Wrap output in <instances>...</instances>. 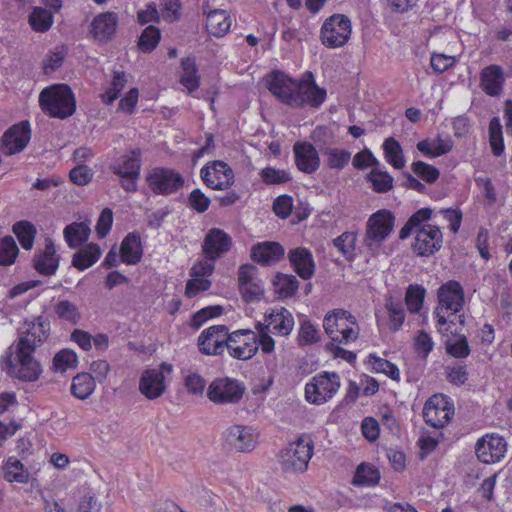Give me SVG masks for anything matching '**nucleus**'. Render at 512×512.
I'll return each mask as SVG.
<instances>
[{"label": "nucleus", "instance_id": "f257e3e1", "mask_svg": "<svg viewBox=\"0 0 512 512\" xmlns=\"http://www.w3.org/2000/svg\"><path fill=\"white\" fill-rule=\"evenodd\" d=\"M269 92L283 104L293 108L306 105L319 107L326 99V91L317 86L313 73L306 71L301 80H294L282 71L274 70L265 77Z\"/></svg>", "mask_w": 512, "mask_h": 512}, {"label": "nucleus", "instance_id": "f03ea898", "mask_svg": "<svg viewBox=\"0 0 512 512\" xmlns=\"http://www.w3.org/2000/svg\"><path fill=\"white\" fill-rule=\"evenodd\" d=\"M39 104L45 114L59 119L70 117L76 110L74 94L66 84L44 88L39 95Z\"/></svg>", "mask_w": 512, "mask_h": 512}, {"label": "nucleus", "instance_id": "7ed1b4c3", "mask_svg": "<svg viewBox=\"0 0 512 512\" xmlns=\"http://www.w3.org/2000/svg\"><path fill=\"white\" fill-rule=\"evenodd\" d=\"M323 327L332 342L348 344L358 338L359 328L356 318L348 311L335 309L326 314Z\"/></svg>", "mask_w": 512, "mask_h": 512}, {"label": "nucleus", "instance_id": "20e7f679", "mask_svg": "<svg viewBox=\"0 0 512 512\" xmlns=\"http://www.w3.org/2000/svg\"><path fill=\"white\" fill-rule=\"evenodd\" d=\"M438 306L434 314L437 318L438 330L440 333L448 332V328L444 329L448 321L446 313L454 315L460 312L464 305V290L462 285L455 280H450L440 286L438 289Z\"/></svg>", "mask_w": 512, "mask_h": 512}, {"label": "nucleus", "instance_id": "39448f33", "mask_svg": "<svg viewBox=\"0 0 512 512\" xmlns=\"http://www.w3.org/2000/svg\"><path fill=\"white\" fill-rule=\"evenodd\" d=\"M312 455V441L299 437L280 452L279 462L286 473H302L306 471Z\"/></svg>", "mask_w": 512, "mask_h": 512}, {"label": "nucleus", "instance_id": "423d86ee", "mask_svg": "<svg viewBox=\"0 0 512 512\" xmlns=\"http://www.w3.org/2000/svg\"><path fill=\"white\" fill-rule=\"evenodd\" d=\"M340 385V376L336 372H321L305 385V398L311 404H324L333 398Z\"/></svg>", "mask_w": 512, "mask_h": 512}, {"label": "nucleus", "instance_id": "0eeeda50", "mask_svg": "<svg viewBox=\"0 0 512 512\" xmlns=\"http://www.w3.org/2000/svg\"><path fill=\"white\" fill-rule=\"evenodd\" d=\"M13 357L8 361L9 372H12L20 380L34 382L39 379L42 373L40 363L33 357L34 349L15 344Z\"/></svg>", "mask_w": 512, "mask_h": 512}, {"label": "nucleus", "instance_id": "6e6552de", "mask_svg": "<svg viewBox=\"0 0 512 512\" xmlns=\"http://www.w3.org/2000/svg\"><path fill=\"white\" fill-rule=\"evenodd\" d=\"M246 391L243 382L230 377L215 378L207 388V397L214 404H236Z\"/></svg>", "mask_w": 512, "mask_h": 512}, {"label": "nucleus", "instance_id": "1a4fd4ad", "mask_svg": "<svg viewBox=\"0 0 512 512\" xmlns=\"http://www.w3.org/2000/svg\"><path fill=\"white\" fill-rule=\"evenodd\" d=\"M351 36V21L343 14H334L327 18L320 30L322 44L328 48L344 46Z\"/></svg>", "mask_w": 512, "mask_h": 512}, {"label": "nucleus", "instance_id": "9d476101", "mask_svg": "<svg viewBox=\"0 0 512 512\" xmlns=\"http://www.w3.org/2000/svg\"><path fill=\"white\" fill-rule=\"evenodd\" d=\"M394 215L388 210H379L372 214L366 225L365 245L374 251L390 235L394 226Z\"/></svg>", "mask_w": 512, "mask_h": 512}, {"label": "nucleus", "instance_id": "9b49d317", "mask_svg": "<svg viewBox=\"0 0 512 512\" xmlns=\"http://www.w3.org/2000/svg\"><path fill=\"white\" fill-rule=\"evenodd\" d=\"M145 179L150 190L156 195H171L184 185V178L179 172L164 167L152 168Z\"/></svg>", "mask_w": 512, "mask_h": 512}, {"label": "nucleus", "instance_id": "f8f14e48", "mask_svg": "<svg viewBox=\"0 0 512 512\" xmlns=\"http://www.w3.org/2000/svg\"><path fill=\"white\" fill-rule=\"evenodd\" d=\"M454 414V407L449 398L443 394L431 396L424 405L423 418L433 428L444 427Z\"/></svg>", "mask_w": 512, "mask_h": 512}, {"label": "nucleus", "instance_id": "ddd939ff", "mask_svg": "<svg viewBox=\"0 0 512 512\" xmlns=\"http://www.w3.org/2000/svg\"><path fill=\"white\" fill-rule=\"evenodd\" d=\"M227 351L231 357L238 360H249L258 351L257 333L249 329H240L230 333Z\"/></svg>", "mask_w": 512, "mask_h": 512}, {"label": "nucleus", "instance_id": "4468645a", "mask_svg": "<svg viewBox=\"0 0 512 512\" xmlns=\"http://www.w3.org/2000/svg\"><path fill=\"white\" fill-rule=\"evenodd\" d=\"M238 284L245 302H258L264 295L262 280L258 277V268L253 264H243L238 269Z\"/></svg>", "mask_w": 512, "mask_h": 512}, {"label": "nucleus", "instance_id": "2eb2a0df", "mask_svg": "<svg viewBox=\"0 0 512 512\" xmlns=\"http://www.w3.org/2000/svg\"><path fill=\"white\" fill-rule=\"evenodd\" d=\"M200 176L206 186L213 190H227L234 183L233 170L220 160L208 162L202 167Z\"/></svg>", "mask_w": 512, "mask_h": 512}, {"label": "nucleus", "instance_id": "dca6fc26", "mask_svg": "<svg viewBox=\"0 0 512 512\" xmlns=\"http://www.w3.org/2000/svg\"><path fill=\"white\" fill-rule=\"evenodd\" d=\"M230 333L225 325H214L203 330L198 337V346L205 355H221L226 349Z\"/></svg>", "mask_w": 512, "mask_h": 512}, {"label": "nucleus", "instance_id": "f3484780", "mask_svg": "<svg viewBox=\"0 0 512 512\" xmlns=\"http://www.w3.org/2000/svg\"><path fill=\"white\" fill-rule=\"evenodd\" d=\"M507 452L506 440L496 434H486L475 445V453L479 461L485 464L499 462Z\"/></svg>", "mask_w": 512, "mask_h": 512}, {"label": "nucleus", "instance_id": "a211bd4d", "mask_svg": "<svg viewBox=\"0 0 512 512\" xmlns=\"http://www.w3.org/2000/svg\"><path fill=\"white\" fill-rule=\"evenodd\" d=\"M232 237L220 228L210 229L202 243V253L205 259L215 262L232 248Z\"/></svg>", "mask_w": 512, "mask_h": 512}, {"label": "nucleus", "instance_id": "6ab92c4d", "mask_svg": "<svg viewBox=\"0 0 512 512\" xmlns=\"http://www.w3.org/2000/svg\"><path fill=\"white\" fill-rule=\"evenodd\" d=\"M442 242V233L437 226L424 225L416 230L412 247L418 256H430L441 248Z\"/></svg>", "mask_w": 512, "mask_h": 512}, {"label": "nucleus", "instance_id": "aec40b11", "mask_svg": "<svg viewBox=\"0 0 512 512\" xmlns=\"http://www.w3.org/2000/svg\"><path fill=\"white\" fill-rule=\"evenodd\" d=\"M31 138V129L28 121L9 128L2 136V151L11 156L24 150Z\"/></svg>", "mask_w": 512, "mask_h": 512}, {"label": "nucleus", "instance_id": "412c9836", "mask_svg": "<svg viewBox=\"0 0 512 512\" xmlns=\"http://www.w3.org/2000/svg\"><path fill=\"white\" fill-rule=\"evenodd\" d=\"M227 445L237 452H251L257 444L253 430L245 425H232L223 432Z\"/></svg>", "mask_w": 512, "mask_h": 512}, {"label": "nucleus", "instance_id": "4be33fe9", "mask_svg": "<svg viewBox=\"0 0 512 512\" xmlns=\"http://www.w3.org/2000/svg\"><path fill=\"white\" fill-rule=\"evenodd\" d=\"M119 17L112 11L102 12L96 15L89 26V34L98 41H111L117 31Z\"/></svg>", "mask_w": 512, "mask_h": 512}, {"label": "nucleus", "instance_id": "5701e85b", "mask_svg": "<svg viewBox=\"0 0 512 512\" xmlns=\"http://www.w3.org/2000/svg\"><path fill=\"white\" fill-rule=\"evenodd\" d=\"M141 150L132 149L110 164V171L119 177H140Z\"/></svg>", "mask_w": 512, "mask_h": 512}, {"label": "nucleus", "instance_id": "b1692460", "mask_svg": "<svg viewBox=\"0 0 512 512\" xmlns=\"http://www.w3.org/2000/svg\"><path fill=\"white\" fill-rule=\"evenodd\" d=\"M297 168L306 173H314L320 166V158L316 148L308 142H296L293 146Z\"/></svg>", "mask_w": 512, "mask_h": 512}, {"label": "nucleus", "instance_id": "393cba45", "mask_svg": "<svg viewBox=\"0 0 512 512\" xmlns=\"http://www.w3.org/2000/svg\"><path fill=\"white\" fill-rule=\"evenodd\" d=\"M288 259L297 275L303 280H309L315 273V261L311 251L297 247L288 252Z\"/></svg>", "mask_w": 512, "mask_h": 512}, {"label": "nucleus", "instance_id": "a878e982", "mask_svg": "<svg viewBox=\"0 0 512 512\" xmlns=\"http://www.w3.org/2000/svg\"><path fill=\"white\" fill-rule=\"evenodd\" d=\"M33 267L41 275L52 276L59 267V256L51 239H46L45 249L33 257Z\"/></svg>", "mask_w": 512, "mask_h": 512}, {"label": "nucleus", "instance_id": "bb28decb", "mask_svg": "<svg viewBox=\"0 0 512 512\" xmlns=\"http://www.w3.org/2000/svg\"><path fill=\"white\" fill-rule=\"evenodd\" d=\"M166 390L163 371L145 370L139 381V391L149 400L159 398Z\"/></svg>", "mask_w": 512, "mask_h": 512}, {"label": "nucleus", "instance_id": "cd10ccee", "mask_svg": "<svg viewBox=\"0 0 512 512\" xmlns=\"http://www.w3.org/2000/svg\"><path fill=\"white\" fill-rule=\"evenodd\" d=\"M285 250L278 242L264 241L253 245L251 248V259L263 266H268L280 261Z\"/></svg>", "mask_w": 512, "mask_h": 512}, {"label": "nucleus", "instance_id": "c85d7f7f", "mask_svg": "<svg viewBox=\"0 0 512 512\" xmlns=\"http://www.w3.org/2000/svg\"><path fill=\"white\" fill-rule=\"evenodd\" d=\"M503 70L498 65L485 67L480 74V87L489 96H499L503 90Z\"/></svg>", "mask_w": 512, "mask_h": 512}, {"label": "nucleus", "instance_id": "c756f323", "mask_svg": "<svg viewBox=\"0 0 512 512\" xmlns=\"http://www.w3.org/2000/svg\"><path fill=\"white\" fill-rule=\"evenodd\" d=\"M50 324L47 320L39 317L33 322L25 335L19 338L16 344L36 350L48 337Z\"/></svg>", "mask_w": 512, "mask_h": 512}, {"label": "nucleus", "instance_id": "7c9ffc66", "mask_svg": "<svg viewBox=\"0 0 512 512\" xmlns=\"http://www.w3.org/2000/svg\"><path fill=\"white\" fill-rule=\"evenodd\" d=\"M265 322L271 327L273 333L281 336L289 335L294 327V318L284 307L275 308L266 314Z\"/></svg>", "mask_w": 512, "mask_h": 512}, {"label": "nucleus", "instance_id": "2f4dec72", "mask_svg": "<svg viewBox=\"0 0 512 512\" xmlns=\"http://www.w3.org/2000/svg\"><path fill=\"white\" fill-rule=\"evenodd\" d=\"M203 11L207 14L206 29L209 34L215 37H223L231 27V18L225 10L216 9L207 12L203 7Z\"/></svg>", "mask_w": 512, "mask_h": 512}, {"label": "nucleus", "instance_id": "473e14b6", "mask_svg": "<svg viewBox=\"0 0 512 512\" xmlns=\"http://www.w3.org/2000/svg\"><path fill=\"white\" fill-rule=\"evenodd\" d=\"M120 257L122 262L130 265L137 264L142 258V246L140 236L136 233H129L120 246Z\"/></svg>", "mask_w": 512, "mask_h": 512}, {"label": "nucleus", "instance_id": "72a5a7b5", "mask_svg": "<svg viewBox=\"0 0 512 512\" xmlns=\"http://www.w3.org/2000/svg\"><path fill=\"white\" fill-rule=\"evenodd\" d=\"M101 255L99 245L90 243L79 249L72 258V266L80 271L88 269L96 263Z\"/></svg>", "mask_w": 512, "mask_h": 512}, {"label": "nucleus", "instance_id": "f704fd0d", "mask_svg": "<svg viewBox=\"0 0 512 512\" xmlns=\"http://www.w3.org/2000/svg\"><path fill=\"white\" fill-rule=\"evenodd\" d=\"M91 233L89 224L74 222L64 228V238L70 248H76L88 241Z\"/></svg>", "mask_w": 512, "mask_h": 512}, {"label": "nucleus", "instance_id": "c9c22d12", "mask_svg": "<svg viewBox=\"0 0 512 512\" xmlns=\"http://www.w3.org/2000/svg\"><path fill=\"white\" fill-rule=\"evenodd\" d=\"M275 294L281 299L292 297L299 288V281L292 274L277 273L273 279Z\"/></svg>", "mask_w": 512, "mask_h": 512}, {"label": "nucleus", "instance_id": "e433bc0d", "mask_svg": "<svg viewBox=\"0 0 512 512\" xmlns=\"http://www.w3.org/2000/svg\"><path fill=\"white\" fill-rule=\"evenodd\" d=\"M95 380L90 373H79L72 379L71 393L76 398L85 400L95 390Z\"/></svg>", "mask_w": 512, "mask_h": 512}, {"label": "nucleus", "instance_id": "4c0bfd02", "mask_svg": "<svg viewBox=\"0 0 512 512\" xmlns=\"http://www.w3.org/2000/svg\"><path fill=\"white\" fill-rule=\"evenodd\" d=\"M12 231L16 235L23 249H32L35 236L37 234V229L34 224L27 220H21L14 223Z\"/></svg>", "mask_w": 512, "mask_h": 512}, {"label": "nucleus", "instance_id": "58836bf2", "mask_svg": "<svg viewBox=\"0 0 512 512\" xmlns=\"http://www.w3.org/2000/svg\"><path fill=\"white\" fill-rule=\"evenodd\" d=\"M182 75L181 84L187 88L189 93L199 88V77L197 76V67L195 58L186 57L181 61Z\"/></svg>", "mask_w": 512, "mask_h": 512}, {"label": "nucleus", "instance_id": "ea45409f", "mask_svg": "<svg viewBox=\"0 0 512 512\" xmlns=\"http://www.w3.org/2000/svg\"><path fill=\"white\" fill-rule=\"evenodd\" d=\"M385 158L395 169L405 166V158L400 143L393 137L387 138L383 143Z\"/></svg>", "mask_w": 512, "mask_h": 512}, {"label": "nucleus", "instance_id": "a19ab883", "mask_svg": "<svg viewBox=\"0 0 512 512\" xmlns=\"http://www.w3.org/2000/svg\"><path fill=\"white\" fill-rule=\"evenodd\" d=\"M379 480V470L372 465L362 463L357 467L352 483L357 486H374Z\"/></svg>", "mask_w": 512, "mask_h": 512}, {"label": "nucleus", "instance_id": "79ce46f5", "mask_svg": "<svg viewBox=\"0 0 512 512\" xmlns=\"http://www.w3.org/2000/svg\"><path fill=\"white\" fill-rule=\"evenodd\" d=\"M29 24L36 32H46L53 24V15L45 8L35 7L29 15Z\"/></svg>", "mask_w": 512, "mask_h": 512}, {"label": "nucleus", "instance_id": "37998d69", "mask_svg": "<svg viewBox=\"0 0 512 512\" xmlns=\"http://www.w3.org/2000/svg\"><path fill=\"white\" fill-rule=\"evenodd\" d=\"M4 478L8 482L27 483L29 474L20 460L10 457L4 467Z\"/></svg>", "mask_w": 512, "mask_h": 512}, {"label": "nucleus", "instance_id": "c03bdc74", "mask_svg": "<svg viewBox=\"0 0 512 512\" xmlns=\"http://www.w3.org/2000/svg\"><path fill=\"white\" fill-rule=\"evenodd\" d=\"M367 179L371 182L372 188L377 193H385L393 188V177L387 172L377 167L372 168L367 175Z\"/></svg>", "mask_w": 512, "mask_h": 512}, {"label": "nucleus", "instance_id": "a18cd8bd", "mask_svg": "<svg viewBox=\"0 0 512 512\" xmlns=\"http://www.w3.org/2000/svg\"><path fill=\"white\" fill-rule=\"evenodd\" d=\"M326 163L330 169L342 170L351 159V152L339 148H325Z\"/></svg>", "mask_w": 512, "mask_h": 512}, {"label": "nucleus", "instance_id": "49530a36", "mask_svg": "<svg viewBox=\"0 0 512 512\" xmlns=\"http://www.w3.org/2000/svg\"><path fill=\"white\" fill-rule=\"evenodd\" d=\"M488 129L492 152L495 156H500L504 152V139L499 117H493L490 120Z\"/></svg>", "mask_w": 512, "mask_h": 512}, {"label": "nucleus", "instance_id": "de8ad7c7", "mask_svg": "<svg viewBox=\"0 0 512 512\" xmlns=\"http://www.w3.org/2000/svg\"><path fill=\"white\" fill-rule=\"evenodd\" d=\"M54 312L59 319L74 325H76L81 319V313L78 307L69 300L59 301L54 307Z\"/></svg>", "mask_w": 512, "mask_h": 512}, {"label": "nucleus", "instance_id": "09e8293b", "mask_svg": "<svg viewBox=\"0 0 512 512\" xmlns=\"http://www.w3.org/2000/svg\"><path fill=\"white\" fill-rule=\"evenodd\" d=\"M19 253L18 246L12 236H5L0 240V265H12Z\"/></svg>", "mask_w": 512, "mask_h": 512}, {"label": "nucleus", "instance_id": "8fccbe9b", "mask_svg": "<svg viewBox=\"0 0 512 512\" xmlns=\"http://www.w3.org/2000/svg\"><path fill=\"white\" fill-rule=\"evenodd\" d=\"M127 77L124 72H114L113 79L110 87L100 95L102 101L106 104H111L119 96V93L125 87Z\"/></svg>", "mask_w": 512, "mask_h": 512}, {"label": "nucleus", "instance_id": "3c124183", "mask_svg": "<svg viewBox=\"0 0 512 512\" xmlns=\"http://www.w3.org/2000/svg\"><path fill=\"white\" fill-rule=\"evenodd\" d=\"M161 39L160 30L150 25L146 27L140 35L138 46L142 52L148 53L153 51Z\"/></svg>", "mask_w": 512, "mask_h": 512}, {"label": "nucleus", "instance_id": "603ef678", "mask_svg": "<svg viewBox=\"0 0 512 512\" xmlns=\"http://www.w3.org/2000/svg\"><path fill=\"white\" fill-rule=\"evenodd\" d=\"M369 363L371 364L375 372L383 373L392 380L400 379V371L398 367L395 364L391 363L390 361L380 358L376 355L370 354Z\"/></svg>", "mask_w": 512, "mask_h": 512}, {"label": "nucleus", "instance_id": "864d4df0", "mask_svg": "<svg viewBox=\"0 0 512 512\" xmlns=\"http://www.w3.org/2000/svg\"><path fill=\"white\" fill-rule=\"evenodd\" d=\"M425 289L420 285H410L405 295V303L411 313H418L422 308Z\"/></svg>", "mask_w": 512, "mask_h": 512}, {"label": "nucleus", "instance_id": "5fc2aeb1", "mask_svg": "<svg viewBox=\"0 0 512 512\" xmlns=\"http://www.w3.org/2000/svg\"><path fill=\"white\" fill-rule=\"evenodd\" d=\"M77 362L78 358L73 350L63 349L54 356L53 368L55 371L65 372L69 368H75Z\"/></svg>", "mask_w": 512, "mask_h": 512}, {"label": "nucleus", "instance_id": "6e6d98bb", "mask_svg": "<svg viewBox=\"0 0 512 512\" xmlns=\"http://www.w3.org/2000/svg\"><path fill=\"white\" fill-rule=\"evenodd\" d=\"M385 306L389 314L391 329L395 331L399 330L405 320V311L402 303L400 301H394L392 298H390L387 300Z\"/></svg>", "mask_w": 512, "mask_h": 512}, {"label": "nucleus", "instance_id": "4d7b16f0", "mask_svg": "<svg viewBox=\"0 0 512 512\" xmlns=\"http://www.w3.org/2000/svg\"><path fill=\"white\" fill-rule=\"evenodd\" d=\"M260 176L262 181L267 185L283 184L291 180L289 173L282 169L266 167L261 170Z\"/></svg>", "mask_w": 512, "mask_h": 512}, {"label": "nucleus", "instance_id": "13d9d810", "mask_svg": "<svg viewBox=\"0 0 512 512\" xmlns=\"http://www.w3.org/2000/svg\"><path fill=\"white\" fill-rule=\"evenodd\" d=\"M411 168L415 174L428 183H434L440 176L439 170L423 161L413 162Z\"/></svg>", "mask_w": 512, "mask_h": 512}, {"label": "nucleus", "instance_id": "bf43d9fd", "mask_svg": "<svg viewBox=\"0 0 512 512\" xmlns=\"http://www.w3.org/2000/svg\"><path fill=\"white\" fill-rule=\"evenodd\" d=\"M355 242L356 235L352 232H344L333 240L334 246L347 258L353 255Z\"/></svg>", "mask_w": 512, "mask_h": 512}, {"label": "nucleus", "instance_id": "052dcab7", "mask_svg": "<svg viewBox=\"0 0 512 512\" xmlns=\"http://www.w3.org/2000/svg\"><path fill=\"white\" fill-rule=\"evenodd\" d=\"M93 171L85 164L75 166L69 172L70 181L78 186H85L92 181Z\"/></svg>", "mask_w": 512, "mask_h": 512}, {"label": "nucleus", "instance_id": "680f3d73", "mask_svg": "<svg viewBox=\"0 0 512 512\" xmlns=\"http://www.w3.org/2000/svg\"><path fill=\"white\" fill-rule=\"evenodd\" d=\"M184 386L189 394L202 396L205 391L206 381L198 373H189L185 377Z\"/></svg>", "mask_w": 512, "mask_h": 512}, {"label": "nucleus", "instance_id": "e2e57ef3", "mask_svg": "<svg viewBox=\"0 0 512 512\" xmlns=\"http://www.w3.org/2000/svg\"><path fill=\"white\" fill-rule=\"evenodd\" d=\"M210 199L199 188L193 189L188 196L189 206L198 213H204L208 210Z\"/></svg>", "mask_w": 512, "mask_h": 512}, {"label": "nucleus", "instance_id": "0e129e2a", "mask_svg": "<svg viewBox=\"0 0 512 512\" xmlns=\"http://www.w3.org/2000/svg\"><path fill=\"white\" fill-rule=\"evenodd\" d=\"M222 313L223 307L220 305L205 307L193 315L192 325L199 328L208 319L220 316Z\"/></svg>", "mask_w": 512, "mask_h": 512}, {"label": "nucleus", "instance_id": "69168bd1", "mask_svg": "<svg viewBox=\"0 0 512 512\" xmlns=\"http://www.w3.org/2000/svg\"><path fill=\"white\" fill-rule=\"evenodd\" d=\"M113 224V212L110 208H104L100 213L97 224L96 233L99 238H104L108 235Z\"/></svg>", "mask_w": 512, "mask_h": 512}, {"label": "nucleus", "instance_id": "338daca9", "mask_svg": "<svg viewBox=\"0 0 512 512\" xmlns=\"http://www.w3.org/2000/svg\"><path fill=\"white\" fill-rule=\"evenodd\" d=\"M211 287V281L204 277H191L186 283L185 294L192 298L201 291H207Z\"/></svg>", "mask_w": 512, "mask_h": 512}, {"label": "nucleus", "instance_id": "774afa93", "mask_svg": "<svg viewBox=\"0 0 512 512\" xmlns=\"http://www.w3.org/2000/svg\"><path fill=\"white\" fill-rule=\"evenodd\" d=\"M293 199L289 195L278 196L273 202V211L277 216L286 219L292 212Z\"/></svg>", "mask_w": 512, "mask_h": 512}]
</instances>
